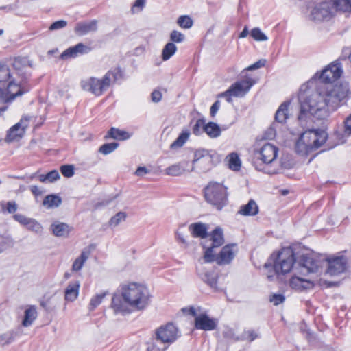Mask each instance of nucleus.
<instances>
[{"instance_id":"35","label":"nucleus","mask_w":351,"mask_h":351,"mask_svg":"<svg viewBox=\"0 0 351 351\" xmlns=\"http://www.w3.org/2000/svg\"><path fill=\"white\" fill-rule=\"evenodd\" d=\"M289 105V102L282 103L277 110L275 114V121L276 122L283 123L286 121V120L289 117L288 114V106Z\"/></svg>"},{"instance_id":"47","label":"nucleus","mask_w":351,"mask_h":351,"mask_svg":"<svg viewBox=\"0 0 351 351\" xmlns=\"http://www.w3.org/2000/svg\"><path fill=\"white\" fill-rule=\"evenodd\" d=\"M11 102L5 91L0 88V111H5L7 108V104Z\"/></svg>"},{"instance_id":"7","label":"nucleus","mask_w":351,"mask_h":351,"mask_svg":"<svg viewBox=\"0 0 351 351\" xmlns=\"http://www.w3.org/2000/svg\"><path fill=\"white\" fill-rule=\"evenodd\" d=\"M237 252V249L235 244L225 245L218 254H216L215 251L209 247L204 251L203 261L204 263L215 261L219 265H228L234 259Z\"/></svg>"},{"instance_id":"19","label":"nucleus","mask_w":351,"mask_h":351,"mask_svg":"<svg viewBox=\"0 0 351 351\" xmlns=\"http://www.w3.org/2000/svg\"><path fill=\"white\" fill-rule=\"evenodd\" d=\"M13 219L21 225L25 226L29 230L36 234H41L43 232L42 225L33 218H29L22 214H14Z\"/></svg>"},{"instance_id":"31","label":"nucleus","mask_w":351,"mask_h":351,"mask_svg":"<svg viewBox=\"0 0 351 351\" xmlns=\"http://www.w3.org/2000/svg\"><path fill=\"white\" fill-rule=\"evenodd\" d=\"M38 316L36 307L34 305L27 306L25 311L24 318L22 324L25 327L30 326L36 320Z\"/></svg>"},{"instance_id":"8","label":"nucleus","mask_w":351,"mask_h":351,"mask_svg":"<svg viewBox=\"0 0 351 351\" xmlns=\"http://www.w3.org/2000/svg\"><path fill=\"white\" fill-rule=\"evenodd\" d=\"M180 336L178 327L173 322L160 325L154 330V339L162 345L169 346Z\"/></svg>"},{"instance_id":"38","label":"nucleus","mask_w":351,"mask_h":351,"mask_svg":"<svg viewBox=\"0 0 351 351\" xmlns=\"http://www.w3.org/2000/svg\"><path fill=\"white\" fill-rule=\"evenodd\" d=\"M189 136L190 132L188 130H183L178 137L171 144V149H176L182 147L189 139Z\"/></svg>"},{"instance_id":"14","label":"nucleus","mask_w":351,"mask_h":351,"mask_svg":"<svg viewBox=\"0 0 351 351\" xmlns=\"http://www.w3.org/2000/svg\"><path fill=\"white\" fill-rule=\"evenodd\" d=\"M330 2L325 1L317 4L311 11L310 19L315 21L329 20L334 16Z\"/></svg>"},{"instance_id":"41","label":"nucleus","mask_w":351,"mask_h":351,"mask_svg":"<svg viewBox=\"0 0 351 351\" xmlns=\"http://www.w3.org/2000/svg\"><path fill=\"white\" fill-rule=\"evenodd\" d=\"M177 51V47L173 43H168L165 45L162 49V60H168Z\"/></svg>"},{"instance_id":"53","label":"nucleus","mask_w":351,"mask_h":351,"mask_svg":"<svg viewBox=\"0 0 351 351\" xmlns=\"http://www.w3.org/2000/svg\"><path fill=\"white\" fill-rule=\"evenodd\" d=\"M343 133L346 136H351V114L344 121Z\"/></svg>"},{"instance_id":"16","label":"nucleus","mask_w":351,"mask_h":351,"mask_svg":"<svg viewBox=\"0 0 351 351\" xmlns=\"http://www.w3.org/2000/svg\"><path fill=\"white\" fill-rule=\"evenodd\" d=\"M29 90L30 87L27 81L21 79L19 82L16 80L10 81L8 85L7 89L4 90L12 101L17 97H20L29 92Z\"/></svg>"},{"instance_id":"29","label":"nucleus","mask_w":351,"mask_h":351,"mask_svg":"<svg viewBox=\"0 0 351 351\" xmlns=\"http://www.w3.org/2000/svg\"><path fill=\"white\" fill-rule=\"evenodd\" d=\"M329 2L334 14L337 12L351 14V0H330Z\"/></svg>"},{"instance_id":"58","label":"nucleus","mask_w":351,"mask_h":351,"mask_svg":"<svg viewBox=\"0 0 351 351\" xmlns=\"http://www.w3.org/2000/svg\"><path fill=\"white\" fill-rule=\"evenodd\" d=\"M13 341V337L10 335L3 334L0 335V344L5 345L11 343Z\"/></svg>"},{"instance_id":"44","label":"nucleus","mask_w":351,"mask_h":351,"mask_svg":"<svg viewBox=\"0 0 351 351\" xmlns=\"http://www.w3.org/2000/svg\"><path fill=\"white\" fill-rule=\"evenodd\" d=\"M250 36L257 42H263L268 40V37L259 27L253 28L250 32Z\"/></svg>"},{"instance_id":"12","label":"nucleus","mask_w":351,"mask_h":351,"mask_svg":"<svg viewBox=\"0 0 351 351\" xmlns=\"http://www.w3.org/2000/svg\"><path fill=\"white\" fill-rule=\"evenodd\" d=\"M343 73V67L340 62L334 61L327 65L320 73H317L316 76L322 82L331 84L337 81Z\"/></svg>"},{"instance_id":"36","label":"nucleus","mask_w":351,"mask_h":351,"mask_svg":"<svg viewBox=\"0 0 351 351\" xmlns=\"http://www.w3.org/2000/svg\"><path fill=\"white\" fill-rule=\"evenodd\" d=\"M204 130L212 138H217L221 135L220 127L214 122H209L204 125Z\"/></svg>"},{"instance_id":"15","label":"nucleus","mask_w":351,"mask_h":351,"mask_svg":"<svg viewBox=\"0 0 351 351\" xmlns=\"http://www.w3.org/2000/svg\"><path fill=\"white\" fill-rule=\"evenodd\" d=\"M31 119L32 117L30 116H23L20 121L9 130L6 136V141L12 142L22 138L25 130L29 126Z\"/></svg>"},{"instance_id":"18","label":"nucleus","mask_w":351,"mask_h":351,"mask_svg":"<svg viewBox=\"0 0 351 351\" xmlns=\"http://www.w3.org/2000/svg\"><path fill=\"white\" fill-rule=\"evenodd\" d=\"M202 261H204L202 260ZM200 265L197 267V271L199 278L206 282L210 288L217 289V275L214 270L208 269L199 260Z\"/></svg>"},{"instance_id":"25","label":"nucleus","mask_w":351,"mask_h":351,"mask_svg":"<svg viewBox=\"0 0 351 351\" xmlns=\"http://www.w3.org/2000/svg\"><path fill=\"white\" fill-rule=\"evenodd\" d=\"M97 29V21L93 20L87 22H80L76 24L75 32L79 36H84L88 33L96 32Z\"/></svg>"},{"instance_id":"5","label":"nucleus","mask_w":351,"mask_h":351,"mask_svg":"<svg viewBox=\"0 0 351 351\" xmlns=\"http://www.w3.org/2000/svg\"><path fill=\"white\" fill-rule=\"evenodd\" d=\"M121 71L116 68L108 71L103 77H89L80 82L82 88L98 97L101 95L110 87L111 83L121 77Z\"/></svg>"},{"instance_id":"22","label":"nucleus","mask_w":351,"mask_h":351,"mask_svg":"<svg viewBox=\"0 0 351 351\" xmlns=\"http://www.w3.org/2000/svg\"><path fill=\"white\" fill-rule=\"evenodd\" d=\"M289 286L295 291H302L312 289L314 283L310 280L293 276L289 280Z\"/></svg>"},{"instance_id":"4","label":"nucleus","mask_w":351,"mask_h":351,"mask_svg":"<svg viewBox=\"0 0 351 351\" xmlns=\"http://www.w3.org/2000/svg\"><path fill=\"white\" fill-rule=\"evenodd\" d=\"M274 274H268L267 278L270 281L278 279L280 275H285L291 271L295 262L293 250L291 247H284L277 254L271 256Z\"/></svg>"},{"instance_id":"2","label":"nucleus","mask_w":351,"mask_h":351,"mask_svg":"<svg viewBox=\"0 0 351 351\" xmlns=\"http://www.w3.org/2000/svg\"><path fill=\"white\" fill-rule=\"evenodd\" d=\"M151 295L146 286L138 282H130L121 287V297L114 295L112 306L118 313L129 312L128 306L136 311L145 309L150 303Z\"/></svg>"},{"instance_id":"34","label":"nucleus","mask_w":351,"mask_h":351,"mask_svg":"<svg viewBox=\"0 0 351 351\" xmlns=\"http://www.w3.org/2000/svg\"><path fill=\"white\" fill-rule=\"evenodd\" d=\"M226 160L228 163V167L232 171H239L241 167V160L239 158V156L236 152H232L229 154L226 158Z\"/></svg>"},{"instance_id":"26","label":"nucleus","mask_w":351,"mask_h":351,"mask_svg":"<svg viewBox=\"0 0 351 351\" xmlns=\"http://www.w3.org/2000/svg\"><path fill=\"white\" fill-rule=\"evenodd\" d=\"M80 282L79 280L71 281L66 286L64 291V299L67 302L75 301L80 292Z\"/></svg>"},{"instance_id":"57","label":"nucleus","mask_w":351,"mask_h":351,"mask_svg":"<svg viewBox=\"0 0 351 351\" xmlns=\"http://www.w3.org/2000/svg\"><path fill=\"white\" fill-rule=\"evenodd\" d=\"M48 179V182H53L60 178L59 172L56 170H53L48 173L46 176Z\"/></svg>"},{"instance_id":"61","label":"nucleus","mask_w":351,"mask_h":351,"mask_svg":"<svg viewBox=\"0 0 351 351\" xmlns=\"http://www.w3.org/2000/svg\"><path fill=\"white\" fill-rule=\"evenodd\" d=\"M204 126V121L202 119H198L196 121V123L195 124L193 127V133L196 135H198L199 134V128Z\"/></svg>"},{"instance_id":"30","label":"nucleus","mask_w":351,"mask_h":351,"mask_svg":"<svg viewBox=\"0 0 351 351\" xmlns=\"http://www.w3.org/2000/svg\"><path fill=\"white\" fill-rule=\"evenodd\" d=\"M189 229L193 237L202 239L207 237L208 227L203 223L198 222L191 223Z\"/></svg>"},{"instance_id":"28","label":"nucleus","mask_w":351,"mask_h":351,"mask_svg":"<svg viewBox=\"0 0 351 351\" xmlns=\"http://www.w3.org/2000/svg\"><path fill=\"white\" fill-rule=\"evenodd\" d=\"M212 161V157L210 152L206 149H198L194 154V158L193 160V165L190 167H193L198 163L201 165H206L209 166Z\"/></svg>"},{"instance_id":"17","label":"nucleus","mask_w":351,"mask_h":351,"mask_svg":"<svg viewBox=\"0 0 351 351\" xmlns=\"http://www.w3.org/2000/svg\"><path fill=\"white\" fill-rule=\"evenodd\" d=\"M223 243V230L219 227H217L209 234L207 239L203 243V247L205 250H207L209 247L214 250L215 248L221 246Z\"/></svg>"},{"instance_id":"49","label":"nucleus","mask_w":351,"mask_h":351,"mask_svg":"<svg viewBox=\"0 0 351 351\" xmlns=\"http://www.w3.org/2000/svg\"><path fill=\"white\" fill-rule=\"evenodd\" d=\"M60 171L66 178H71L74 175V167L71 165H64L61 166Z\"/></svg>"},{"instance_id":"27","label":"nucleus","mask_w":351,"mask_h":351,"mask_svg":"<svg viewBox=\"0 0 351 351\" xmlns=\"http://www.w3.org/2000/svg\"><path fill=\"white\" fill-rule=\"evenodd\" d=\"M90 256V250L87 248L84 249L80 254L74 259L71 265V271L73 272L80 271Z\"/></svg>"},{"instance_id":"13","label":"nucleus","mask_w":351,"mask_h":351,"mask_svg":"<svg viewBox=\"0 0 351 351\" xmlns=\"http://www.w3.org/2000/svg\"><path fill=\"white\" fill-rule=\"evenodd\" d=\"M326 273L331 276H338L347 269V259L343 256H331L326 258Z\"/></svg>"},{"instance_id":"50","label":"nucleus","mask_w":351,"mask_h":351,"mask_svg":"<svg viewBox=\"0 0 351 351\" xmlns=\"http://www.w3.org/2000/svg\"><path fill=\"white\" fill-rule=\"evenodd\" d=\"M170 39L172 42L182 43L184 40V35L178 31L173 30L170 34Z\"/></svg>"},{"instance_id":"39","label":"nucleus","mask_w":351,"mask_h":351,"mask_svg":"<svg viewBox=\"0 0 351 351\" xmlns=\"http://www.w3.org/2000/svg\"><path fill=\"white\" fill-rule=\"evenodd\" d=\"M258 337V333L254 330H245L243 332L234 338V341H247L252 342Z\"/></svg>"},{"instance_id":"9","label":"nucleus","mask_w":351,"mask_h":351,"mask_svg":"<svg viewBox=\"0 0 351 351\" xmlns=\"http://www.w3.org/2000/svg\"><path fill=\"white\" fill-rule=\"evenodd\" d=\"M206 201L221 210L226 203V189L219 183L211 182L204 189Z\"/></svg>"},{"instance_id":"54","label":"nucleus","mask_w":351,"mask_h":351,"mask_svg":"<svg viewBox=\"0 0 351 351\" xmlns=\"http://www.w3.org/2000/svg\"><path fill=\"white\" fill-rule=\"evenodd\" d=\"M162 94L159 88L153 90L151 94L152 101L154 103H158L162 99Z\"/></svg>"},{"instance_id":"63","label":"nucleus","mask_w":351,"mask_h":351,"mask_svg":"<svg viewBox=\"0 0 351 351\" xmlns=\"http://www.w3.org/2000/svg\"><path fill=\"white\" fill-rule=\"evenodd\" d=\"M168 347V346L164 345L162 347H158L157 345L152 344L147 348V351H165Z\"/></svg>"},{"instance_id":"56","label":"nucleus","mask_w":351,"mask_h":351,"mask_svg":"<svg viewBox=\"0 0 351 351\" xmlns=\"http://www.w3.org/2000/svg\"><path fill=\"white\" fill-rule=\"evenodd\" d=\"M5 209L8 213H14L18 209V206L15 202L10 201L7 202Z\"/></svg>"},{"instance_id":"20","label":"nucleus","mask_w":351,"mask_h":351,"mask_svg":"<svg viewBox=\"0 0 351 351\" xmlns=\"http://www.w3.org/2000/svg\"><path fill=\"white\" fill-rule=\"evenodd\" d=\"M194 171L193 167H190L188 161H181L173 164L165 169V174L170 176H180L185 172Z\"/></svg>"},{"instance_id":"48","label":"nucleus","mask_w":351,"mask_h":351,"mask_svg":"<svg viewBox=\"0 0 351 351\" xmlns=\"http://www.w3.org/2000/svg\"><path fill=\"white\" fill-rule=\"evenodd\" d=\"M10 77V71L8 67L0 63V82H5Z\"/></svg>"},{"instance_id":"1","label":"nucleus","mask_w":351,"mask_h":351,"mask_svg":"<svg viewBox=\"0 0 351 351\" xmlns=\"http://www.w3.org/2000/svg\"><path fill=\"white\" fill-rule=\"evenodd\" d=\"M350 96V85L346 82L319 87L301 101L298 120L303 125L308 114L317 119H326L346 104Z\"/></svg>"},{"instance_id":"59","label":"nucleus","mask_w":351,"mask_h":351,"mask_svg":"<svg viewBox=\"0 0 351 351\" xmlns=\"http://www.w3.org/2000/svg\"><path fill=\"white\" fill-rule=\"evenodd\" d=\"M265 60H260L253 64L249 66L246 69L247 71H253L257 69H259L265 65Z\"/></svg>"},{"instance_id":"55","label":"nucleus","mask_w":351,"mask_h":351,"mask_svg":"<svg viewBox=\"0 0 351 351\" xmlns=\"http://www.w3.org/2000/svg\"><path fill=\"white\" fill-rule=\"evenodd\" d=\"M284 300L285 297L282 294H274L270 298V302L276 306L282 303Z\"/></svg>"},{"instance_id":"32","label":"nucleus","mask_w":351,"mask_h":351,"mask_svg":"<svg viewBox=\"0 0 351 351\" xmlns=\"http://www.w3.org/2000/svg\"><path fill=\"white\" fill-rule=\"evenodd\" d=\"M29 60L26 58H15L13 67L17 71L19 75H26L27 70L31 67Z\"/></svg>"},{"instance_id":"23","label":"nucleus","mask_w":351,"mask_h":351,"mask_svg":"<svg viewBox=\"0 0 351 351\" xmlns=\"http://www.w3.org/2000/svg\"><path fill=\"white\" fill-rule=\"evenodd\" d=\"M322 261L313 255H304L302 258V266L308 272H317L322 267Z\"/></svg>"},{"instance_id":"3","label":"nucleus","mask_w":351,"mask_h":351,"mask_svg":"<svg viewBox=\"0 0 351 351\" xmlns=\"http://www.w3.org/2000/svg\"><path fill=\"white\" fill-rule=\"evenodd\" d=\"M279 149L276 145L265 143L260 148L254 151L253 165L256 170L268 174H276L280 172L282 167L277 162Z\"/></svg>"},{"instance_id":"37","label":"nucleus","mask_w":351,"mask_h":351,"mask_svg":"<svg viewBox=\"0 0 351 351\" xmlns=\"http://www.w3.org/2000/svg\"><path fill=\"white\" fill-rule=\"evenodd\" d=\"M62 203L61 198L56 195H49L43 200V204L47 208L58 207Z\"/></svg>"},{"instance_id":"43","label":"nucleus","mask_w":351,"mask_h":351,"mask_svg":"<svg viewBox=\"0 0 351 351\" xmlns=\"http://www.w3.org/2000/svg\"><path fill=\"white\" fill-rule=\"evenodd\" d=\"M106 295V292L100 293L98 294H96L92 298L90 299L89 305H88V309L90 311L95 310L103 301L104 298Z\"/></svg>"},{"instance_id":"64","label":"nucleus","mask_w":351,"mask_h":351,"mask_svg":"<svg viewBox=\"0 0 351 351\" xmlns=\"http://www.w3.org/2000/svg\"><path fill=\"white\" fill-rule=\"evenodd\" d=\"M149 172L148 169L145 167H139L135 171V175L137 176H143Z\"/></svg>"},{"instance_id":"10","label":"nucleus","mask_w":351,"mask_h":351,"mask_svg":"<svg viewBox=\"0 0 351 351\" xmlns=\"http://www.w3.org/2000/svg\"><path fill=\"white\" fill-rule=\"evenodd\" d=\"M182 311L195 317V327L199 330L205 331L213 330L217 328L218 320L216 318L210 317L205 313H199L200 308H196L191 306L184 308Z\"/></svg>"},{"instance_id":"60","label":"nucleus","mask_w":351,"mask_h":351,"mask_svg":"<svg viewBox=\"0 0 351 351\" xmlns=\"http://www.w3.org/2000/svg\"><path fill=\"white\" fill-rule=\"evenodd\" d=\"M176 238L180 243L186 245L187 242L186 240L184 238V234L183 232H182L180 230H177L176 232Z\"/></svg>"},{"instance_id":"52","label":"nucleus","mask_w":351,"mask_h":351,"mask_svg":"<svg viewBox=\"0 0 351 351\" xmlns=\"http://www.w3.org/2000/svg\"><path fill=\"white\" fill-rule=\"evenodd\" d=\"M67 25V22L64 20H60L53 23L50 27L49 30L54 31L65 27Z\"/></svg>"},{"instance_id":"21","label":"nucleus","mask_w":351,"mask_h":351,"mask_svg":"<svg viewBox=\"0 0 351 351\" xmlns=\"http://www.w3.org/2000/svg\"><path fill=\"white\" fill-rule=\"evenodd\" d=\"M90 51V48L84 45L82 43L77 44L75 46L71 47L67 49L64 50L61 56L62 60H68L70 58H74L80 55L88 53Z\"/></svg>"},{"instance_id":"62","label":"nucleus","mask_w":351,"mask_h":351,"mask_svg":"<svg viewBox=\"0 0 351 351\" xmlns=\"http://www.w3.org/2000/svg\"><path fill=\"white\" fill-rule=\"evenodd\" d=\"M220 108V102L219 101H216L211 106L210 108V116L215 117L217 111L219 110Z\"/></svg>"},{"instance_id":"33","label":"nucleus","mask_w":351,"mask_h":351,"mask_svg":"<svg viewBox=\"0 0 351 351\" xmlns=\"http://www.w3.org/2000/svg\"><path fill=\"white\" fill-rule=\"evenodd\" d=\"M258 212V207L256 202L251 199L245 205L241 206L239 213L244 216H254Z\"/></svg>"},{"instance_id":"42","label":"nucleus","mask_w":351,"mask_h":351,"mask_svg":"<svg viewBox=\"0 0 351 351\" xmlns=\"http://www.w3.org/2000/svg\"><path fill=\"white\" fill-rule=\"evenodd\" d=\"M127 215L124 212H119L115 215L111 217L108 221V226L111 228L118 226L121 222L124 221L126 219Z\"/></svg>"},{"instance_id":"46","label":"nucleus","mask_w":351,"mask_h":351,"mask_svg":"<svg viewBox=\"0 0 351 351\" xmlns=\"http://www.w3.org/2000/svg\"><path fill=\"white\" fill-rule=\"evenodd\" d=\"M118 143H106V144H104L102 145L100 147H99V152L104 154V155H107L111 152H112L114 150H115L117 147H118Z\"/></svg>"},{"instance_id":"24","label":"nucleus","mask_w":351,"mask_h":351,"mask_svg":"<svg viewBox=\"0 0 351 351\" xmlns=\"http://www.w3.org/2000/svg\"><path fill=\"white\" fill-rule=\"evenodd\" d=\"M72 228L67 223L56 221L50 226V230L57 237L66 238L69 237Z\"/></svg>"},{"instance_id":"11","label":"nucleus","mask_w":351,"mask_h":351,"mask_svg":"<svg viewBox=\"0 0 351 351\" xmlns=\"http://www.w3.org/2000/svg\"><path fill=\"white\" fill-rule=\"evenodd\" d=\"M255 82L250 77L236 82L229 88L218 95V97H225L228 103L232 102V97H242L245 96L254 85Z\"/></svg>"},{"instance_id":"6","label":"nucleus","mask_w":351,"mask_h":351,"mask_svg":"<svg viewBox=\"0 0 351 351\" xmlns=\"http://www.w3.org/2000/svg\"><path fill=\"white\" fill-rule=\"evenodd\" d=\"M327 139V133L321 130H309L300 135L295 143L298 154L305 156L320 147Z\"/></svg>"},{"instance_id":"51","label":"nucleus","mask_w":351,"mask_h":351,"mask_svg":"<svg viewBox=\"0 0 351 351\" xmlns=\"http://www.w3.org/2000/svg\"><path fill=\"white\" fill-rule=\"evenodd\" d=\"M145 4V0H136L132 7V12L133 14L138 13L143 9Z\"/></svg>"},{"instance_id":"45","label":"nucleus","mask_w":351,"mask_h":351,"mask_svg":"<svg viewBox=\"0 0 351 351\" xmlns=\"http://www.w3.org/2000/svg\"><path fill=\"white\" fill-rule=\"evenodd\" d=\"M177 23L182 28L189 29L192 27L193 21L190 16L183 15L178 19Z\"/></svg>"},{"instance_id":"40","label":"nucleus","mask_w":351,"mask_h":351,"mask_svg":"<svg viewBox=\"0 0 351 351\" xmlns=\"http://www.w3.org/2000/svg\"><path fill=\"white\" fill-rule=\"evenodd\" d=\"M108 135L112 138L117 140H126L130 137V135L126 131L121 130L114 128H112L109 130Z\"/></svg>"}]
</instances>
